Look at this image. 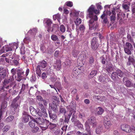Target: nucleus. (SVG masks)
Listing matches in <instances>:
<instances>
[{
	"label": "nucleus",
	"mask_w": 135,
	"mask_h": 135,
	"mask_svg": "<svg viewBox=\"0 0 135 135\" xmlns=\"http://www.w3.org/2000/svg\"><path fill=\"white\" fill-rule=\"evenodd\" d=\"M20 98V96H18L14 98L11 102L9 106L10 113L14 114L16 113V110L20 106V103H18V100Z\"/></svg>",
	"instance_id": "f257e3e1"
},
{
	"label": "nucleus",
	"mask_w": 135,
	"mask_h": 135,
	"mask_svg": "<svg viewBox=\"0 0 135 135\" xmlns=\"http://www.w3.org/2000/svg\"><path fill=\"white\" fill-rule=\"evenodd\" d=\"M88 15V17L90 19H93L95 20H98V17L97 15H94L99 14L100 13V11L99 9H88L87 10Z\"/></svg>",
	"instance_id": "f03ea898"
},
{
	"label": "nucleus",
	"mask_w": 135,
	"mask_h": 135,
	"mask_svg": "<svg viewBox=\"0 0 135 135\" xmlns=\"http://www.w3.org/2000/svg\"><path fill=\"white\" fill-rule=\"evenodd\" d=\"M91 48L92 51H97L99 47L98 40L95 37H94L92 40L91 43Z\"/></svg>",
	"instance_id": "7ed1b4c3"
},
{
	"label": "nucleus",
	"mask_w": 135,
	"mask_h": 135,
	"mask_svg": "<svg viewBox=\"0 0 135 135\" xmlns=\"http://www.w3.org/2000/svg\"><path fill=\"white\" fill-rule=\"evenodd\" d=\"M133 50V47L132 45L129 42L126 43V46L124 47V51L128 55H131L132 52L131 50Z\"/></svg>",
	"instance_id": "20e7f679"
},
{
	"label": "nucleus",
	"mask_w": 135,
	"mask_h": 135,
	"mask_svg": "<svg viewBox=\"0 0 135 135\" xmlns=\"http://www.w3.org/2000/svg\"><path fill=\"white\" fill-rule=\"evenodd\" d=\"M97 20H95L93 19H90L89 22V29L90 30H95L98 27V25L95 23Z\"/></svg>",
	"instance_id": "39448f33"
},
{
	"label": "nucleus",
	"mask_w": 135,
	"mask_h": 135,
	"mask_svg": "<svg viewBox=\"0 0 135 135\" xmlns=\"http://www.w3.org/2000/svg\"><path fill=\"white\" fill-rule=\"evenodd\" d=\"M29 114L27 112L25 111H23L21 117L22 122L24 123H26L28 122L29 120Z\"/></svg>",
	"instance_id": "423d86ee"
},
{
	"label": "nucleus",
	"mask_w": 135,
	"mask_h": 135,
	"mask_svg": "<svg viewBox=\"0 0 135 135\" xmlns=\"http://www.w3.org/2000/svg\"><path fill=\"white\" fill-rule=\"evenodd\" d=\"M7 70L2 67L0 68V83L1 80L6 77L7 75Z\"/></svg>",
	"instance_id": "0eeeda50"
},
{
	"label": "nucleus",
	"mask_w": 135,
	"mask_h": 135,
	"mask_svg": "<svg viewBox=\"0 0 135 135\" xmlns=\"http://www.w3.org/2000/svg\"><path fill=\"white\" fill-rule=\"evenodd\" d=\"M18 81H20L22 79L24 76V71L22 69H17V70Z\"/></svg>",
	"instance_id": "6e6552de"
},
{
	"label": "nucleus",
	"mask_w": 135,
	"mask_h": 135,
	"mask_svg": "<svg viewBox=\"0 0 135 135\" xmlns=\"http://www.w3.org/2000/svg\"><path fill=\"white\" fill-rule=\"evenodd\" d=\"M123 81L124 84L127 87H132L133 85L132 82L129 80L126 77H124L123 78Z\"/></svg>",
	"instance_id": "1a4fd4ad"
},
{
	"label": "nucleus",
	"mask_w": 135,
	"mask_h": 135,
	"mask_svg": "<svg viewBox=\"0 0 135 135\" xmlns=\"http://www.w3.org/2000/svg\"><path fill=\"white\" fill-rule=\"evenodd\" d=\"M42 123V126H41V127L43 130H46L48 128L50 124V122L49 121L46 119H44V121Z\"/></svg>",
	"instance_id": "9d476101"
},
{
	"label": "nucleus",
	"mask_w": 135,
	"mask_h": 135,
	"mask_svg": "<svg viewBox=\"0 0 135 135\" xmlns=\"http://www.w3.org/2000/svg\"><path fill=\"white\" fill-rule=\"evenodd\" d=\"M61 60L60 59L56 60V62L54 64L53 66L54 69L57 70H59L61 68Z\"/></svg>",
	"instance_id": "9b49d317"
},
{
	"label": "nucleus",
	"mask_w": 135,
	"mask_h": 135,
	"mask_svg": "<svg viewBox=\"0 0 135 135\" xmlns=\"http://www.w3.org/2000/svg\"><path fill=\"white\" fill-rule=\"evenodd\" d=\"M121 128L122 130L127 133H129L131 132L130 127L127 124L121 125Z\"/></svg>",
	"instance_id": "f8f14e48"
},
{
	"label": "nucleus",
	"mask_w": 135,
	"mask_h": 135,
	"mask_svg": "<svg viewBox=\"0 0 135 135\" xmlns=\"http://www.w3.org/2000/svg\"><path fill=\"white\" fill-rule=\"evenodd\" d=\"M58 104L51 103H49V107L50 108L53 110L55 112H57L58 111V108L57 105Z\"/></svg>",
	"instance_id": "ddd939ff"
},
{
	"label": "nucleus",
	"mask_w": 135,
	"mask_h": 135,
	"mask_svg": "<svg viewBox=\"0 0 135 135\" xmlns=\"http://www.w3.org/2000/svg\"><path fill=\"white\" fill-rule=\"evenodd\" d=\"M59 108L58 115V116L61 114H63L64 115H65L66 113V110L65 107L61 105L60 106Z\"/></svg>",
	"instance_id": "4468645a"
},
{
	"label": "nucleus",
	"mask_w": 135,
	"mask_h": 135,
	"mask_svg": "<svg viewBox=\"0 0 135 135\" xmlns=\"http://www.w3.org/2000/svg\"><path fill=\"white\" fill-rule=\"evenodd\" d=\"M105 120L104 124L105 128L107 129L109 128L111 124L109 119H107L106 117L104 118Z\"/></svg>",
	"instance_id": "2eb2a0df"
},
{
	"label": "nucleus",
	"mask_w": 135,
	"mask_h": 135,
	"mask_svg": "<svg viewBox=\"0 0 135 135\" xmlns=\"http://www.w3.org/2000/svg\"><path fill=\"white\" fill-rule=\"evenodd\" d=\"M85 130L87 132L88 134L89 135H92V132L90 128L89 123L87 122L85 123Z\"/></svg>",
	"instance_id": "dca6fc26"
},
{
	"label": "nucleus",
	"mask_w": 135,
	"mask_h": 135,
	"mask_svg": "<svg viewBox=\"0 0 135 135\" xmlns=\"http://www.w3.org/2000/svg\"><path fill=\"white\" fill-rule=\"evenodd\" d=\"M47 62L44 60H43L42 61L39 62L37 66H39V67L42 68H45L47 66Z\"/></svg>",
	"instance_id": "f3484780"
},
{
	"label": "nucleus",
	"mask_w": 135,
	"mask_h": 135,
	"mask_svg": "<svg viewBox=\"0 0 135 135\" xmlns=\"http://www.w3.org/2000/svg\"><path fill=\"white\" fill-rule=\"evenodd\" d=\"M101 18L102 19L101 21L103 23L107 24L108 23L107 17L105 13H103L101 16Z\"/></svg>",
	"instance_id": "a211bd4d"
},
{
	"label": "nucleus",
	"mask_w": 135,
	"mask_h": 135,
	"mask_svg": "<svg viewBox=\"0 0 135 135\" xmlns=\"http://www.w3.org/2000/svg\"><path fill=\"white\" fill-rule=\"evenodd\" d=\"M102 132H104L103 131V127L101 125H99L96 128L95 132L96 134H99L101 133Z\"/></svg>",
	"instance_id": "6ab92c4d"
},
{
	"label": "nucleus",
	"mask_w": 135,
	"mask_h": 135,
	"mask_svg": "<svg viewBox=\"0 0 135 135\" xmlns=\"http://www.w3.org/2000/svg\"><path fill=\"white\" fill-rule=\"evenodd\" d=\"M72 114V112L71 111H70L68 115H66L65 114V115H64V116L65 119L64 120L65 123H68Z\"/></svg>",
	"instance_id": "aec40b11"
},
{
	"label": "nucleus",
	"mask_w": 135,
	"mask_h": 135,
	"mask_svg": "<svg viewBox=\"0 0 135 135\" xmlns=\"http://www.w3.org/2000/svg\"><path fill=\"white\" fill-rule=\"evenodd\" d=\"M111 78L112 79L115 81H117L118 79L119 78L115 72H113L112 73Z\"/></svg>",
	"instance_id": "412c9836"
},
{
	"label": "nucleus",
	"mask_w": 135,
	"mask_h": 135,
	"mask_svg": "<svg viewBox=\"0 0 135 135\" xmlns=\"http://www.w3.org/2000/svg\"><path fill=\"white\" fill-rule=\"evenodd\" d=\"M56 24H53L51 26V25L47 27V31L49 32H53L54 31L55 28H56Z\"/></svg>",
	"instance_id": "4be33fe9"
},
{
	"label": "nucleus",
	"mask_w": 135,
	"mask_h": 135,
	"mask_svg": "<svg viewBox=\"0 0 135 135\" xmlns=\"http://www.w3.org/2000/svg\"><path fill=\"white\" fill-rule=\"evenodd\" d=\"M19 60L20 59L18 58H14L12 60L13 65L15 66H19L20 64L19 62Z\"/></svg>",
	"instance_id": "5701e85b"
},
{
	"label": "nucleus",
	"mask_w": 135,
	"mask_h": 135,
	"mask_svg": "<svg viewBox=\"0 0 135 135\" xmlns=\"http://www.w3.org/2000/svg\"><path fill=\"white\" fill-rule=\"evenodd\" d=\"M105 97L104 96L100 97L99 96L94 95L93 98L95 100H98L100 101L103 102L105 100Z\"/></svg>",
	"instance_id": "b1692460"
},
{
	"label": "nucleus",
	"mask_w": 135,
	"mask_h": 135,
	"mask_svg": "<svg viewBox=\"0 0 135 135\" xmlns=\"http://www.w3.org/2000/svg\"><path fill=\"white\" fill-rule=\"evenodd\" d=\"M97 73V71L96 70H93L91 71L88 76L89 79H91L96 75Z\"/></svg>",
	"instance_id": "393cba45"
},
{
	"label": "nucleus",
	"mask_w": 135,
	"mask_h": 135,
	"mask_svg": "<svg viewBox=\"0 0 135 135\" xmlns=\"http://www.w3.org/2000/svg\"><path fill=\"white\" fill-rule=\"evenodd\" d=\"M128 61L127 62V65H130L131 64H133L135 61L134 59L131 56H129L128 59Z\"/></svg>",
	"instance_id": "a878e982"
},
{
	"label": "nucleus",
	"mask_w": 135,
	"mask_h": 135,
	"mask_svg": "<svg viewBox=\"0 0 135 135\" xmlns=\"http://www.w3.org/2000/svg\"><path fill=\"white\" fill-rule=\"evenodd\" d=\"M49 116L50 119H52L54 120H55L57 118L56 114L55 113H52L51 111L49 110Z\"/></svg>",
	"instance_id": "bb28decb"
},
{
	"label": "nucleus",
	"mask_w": 135,
	"mask_h": 135,
	"mask_svg": "<svg viewBox=\"0 0 135 135\" xmlns=\"http://www.w3.org/2000/svg\"><path fill=\"white\" fill-rule=\"evenodd\" d=\"M96 121L95 118L94 117H91L88 118L87 121L85 122H87L88 123L90 124L93 122H94Z\"/></svg>",
	"instance_id": "cd10ccee"
},
{
	"label": "nucleus",
	"mask_w": 135,
	"mask_h": 135,
	"mask_svg": "<svg viewBox=\"0 0 135 135\" xmlns=\"http://www.w3.org/2000/svg\"><path fill=\"white\" fill-rule=\"evenodd\" d=\"M76 104L75 103H73L72 102L70 104V106L71 110L70 111H71L72 113H75L76 112Z\"/></svg>",
	"instance_id": "c85d7f7f"
},
{
	"label": "nucleus",
	"mask_w": 135,
	"mask_h": 135,
	"mask_svg": "<svg viewBox=\"0 0 135 135\" xmlns=\"http://www.w3.org/2000/svg\"><path fill=\"white\" fill-rule=\"evenodd\" d=\"M114 68L113 65H110L106 67V70L108 73L110 74V73L111 71H114Z\"/></svg>",
	"instance_id": "c756f323"
},
{
	"label": "nucleus",
	"mask_w": 135,
	"mask_h": 135,
	"mask_svg": "<svg viewBox=\"0 0 135 135\" xmlns=\"http://www.w3.org/2000/svg\"><path fill=\"white\" fill-rule=\"evenodd\" d=\"M35 120L37 124L42 125V122L44 121V119L43 118H36Z\"/></svg>",
	"instance_id": "7c9ffc66"
},
{
	"label": "nucleus",
	"mask_w": 135,
	"mask_h": 135,
	"mask_svg": "<svg viewBox=\"0 0 135 135\" xmlns=\"http://www.w3.org/2000/svg\"><path fill=\"white\" fill-rule=\"evenodd\" d=\"M80 56H81V57H83L81 58L83 60L86 59L88 56V54L87 51H82Z\"/></svg>",
	"instance_id": "2f4dec72"
},
{
	"label": "nucleus",
	"mask_w": 135,
	"mask_h": 135,
	"mask_svg": "<svg viewBox=\"0 0 135 135\" xmlns=\"http://www.w3.org/2000/svg\"><path fill=\"white\" fill-rule=\"evenodd\" d=\"M74 125L77 126L79 128L82 129L83 127V126L81 123L78 120H77L74 123Z\"/></svg>",
	"instance_id": "473e14b6"
},
{
	"label": "nucleus",
	"mask_w": 135,
	"mask_h": 135,
	"mask_svg": "<svg viewBox=\"0 0 135 135\" xmlns=\"http://www.w3.org/2000/svg\"><path fill=\"white\" fill-rule=\"evenodd\" d=\"M115 72L117 73L118 76H119L120 78H122L123 77L124 73L119 69H117Z\"/></svg>",
	"instance_id": "72a5a7b5"
},
{
	"label": "nucleus",
	"mask_w": 135,
	"mask_h": 135,
	"mask_svg": "<svg viewBox=\"0 0 135 135\" xmlns=\"http://www.w3.org/2000/svg\"><path fill=\"white\" fill-rule=\"evenodd\" d=\"M80 73L78 71V69L75 68L73 70L72 74L74 77H76Z\"/></svg>",
	"instance_id": "f704fd0d"
},
{
	"label": "nucleus",
	"mask_w": 135,
	"mask_h": 135,
	"mask_svg": "<svg viewBox=\"0 0 135 135\" xmlns=\"http://www.w3.org/2000/svg\"><path fill=\"white\" fill-rule=\"evenodd\" d=\"M53 102L52 103L59 104L60 102L59 98H57L56 96H54L52 98Z\"/></svg>",
	"instance_id": "c9c22d12"
},
{
	"label": "nucleus",
	"mask_w": 135,
	"mask_h": 135,
	"mask_svg": "<svg viewBox=\"0 0 135 135\" xmlns=\"http://www.w3.org/2000/svg\"><path fill=\"white\" fill-rule=\"evenodd\" d=\"M94 62V58L93 56H91L89 58V64L91 67H93Z\"/></svg>",
	"instance_id": "e433bc0d"
},
{
	"label": "nucleus",
	"mask_w": 135,
	"mask_h": 135,
	"mask_svg": "<svg viewBox=\"0 0 135 135\" xmlns=\"http://www.w3.org/2000/svg\"><path fill=\"white\" fill-rule=\"evenodd\" d=\"M36 74L37 75V76L40 77L41 76V71L40 68L39 67V66H37L36 68Z\"/></svg>",
	"instance_id": "4c0bfd02"
},
{
	"label": "nucleus",
	"mask_w": 135,
	"mask_h": 135,
	"mask_svg": "<svg viewBox=\"0 0 135 135\" xmlns=\"http://www.w3.org/2000/svg\"><path fill=\"white\" fill-rule=\"evenodd\" d=\"M36 80V78L35 74H33L30 78V81L32 83H33Z\"/></svg>",
	"instance_id": "58836bf2"
},
{
	"label": "nucleus",
	"mask_w": 135,
	"mask_h": 135,
	"mask_svg": "<svg viewBox=\"0 0 135 135\" xmlns=\"http://www.w3.org/2000/svg\"><path fill=\"white\" fill-rule=\"evenodd\" d=\"M115 9H113V10L112 11V15L110 16V20L111 21H115V15L116 13L115 12Z\"/></svg>",
	"instance_id": "ea45409f"
},
{
	"label": "nucleus",
	"mask_w": 135,
	"mask_h": 135,
	"mask_svg": "<svg viewBox=\"0 0 135 135\" xmlns=\"http://www.w3.org/2000/svg\"><path fill=\"white\" fill-rule=\"evenodd\" d=\"M97 114L98 115H102L104 111V109L100 107H98L97 108Z\"/></svg>",
	"instance_id": "a19ab883"
},
{
	"label": "nucleus",
	"mask_w": 135,
	"mask_h": 135,
	"mask_svg": "<svg viewBox=\"0 0 135 135\" xmlns=\"http://www.w3.org/2000/svg\"><path fill=\"white\" fill-rule=\"evenodd\" d=\"M30 110L31 114L33 116H35L36 109L32 106L30 107Z\"/></svg>",
	"instance_id": "79ce46f5"
},
{
	"label": "nucleus",
	"mask_w": 135,
	"mask_h": 135,
	"mask_svg": "<svg viewBox=\"0 0 135 135\" xmlns=\"http://www.w3.org/2000/svg\"><path fill=\"white\" fill-rule=\"evenodd\" d=\"M35 119L31 120L29 122L30 126L31 128H33L35 125Z\"/></svg>",
	"instance_id": "37998d69"
},
{
	"label": "nucleus",
	"mask_w": 135,
	"mask_h": 135,
	"mask_svg": "<svg viewBox=\"0 0 135 135\" xmlns=\"http://www.w3.org/2000/svg\"><path fill=\"white\" fill-rule=\"evenodd\" d=\"M41 109V112L42 113V115H43V116L45 117H47V116L48 114L46 112V109L45 108Z\"/></svg>",
	"instance_id": "c03bdc74"
},
{
	"label": "nucleus",
	"mask_w": 135,
	"mask_h": 135,
	"mask_svg": "<svg viewBox=\"0 0 135 135\" xmlns=\"http://www.w3.org/2000/svg\"><path fill=\"white\" fill-rule=\"evenodd\" d=\"M130 3L129 2H128L127 3H124L122 4L123 8H129L130 6Z\"/></svg>",
	"instance_id": "a18cd8bd"
},
{
	"label": "nucleus",
	"mask_w": 135,
	"mask_h": 135,
	"mask_svg": "<svg viewBox=\"0 0 135 135\" xmlns=\"http://www.w3.org/2000/svg\"><path fill=\"white\" fill-rule=\"evenodd\" d=\"M45 23L46 24V27L51 25L52 23V22L50 19H48L45 21Z\"/></svg>",
	"instance_id": "49530a36"
},
{
	"label": "nucleus",
	"mask_w": 135,
	"mask_h": 135,
	"mask_svg": "<svg viewBox=\"0 0 135 135\" xmlns=\"http://www.w3.org/2000/svg\"><path fill=\"white\" fill-rule=\"evenodd\" d=\"M14 116L12 115H10L7 117L5 120V122L7 123L11 122L13 119Z\"/></svg>",
	"instance_id": "de8ad7c7"
},
{
	"label": "nucleus",
	"mask_w": 135,
	"mask_h": 135,
	"mask_svg": "<svg viewBox=\"0 0 135 135\" xmlns=\"http://www.w3.org/2000/svg\"><path fill=\"white\" fill-rule=\"evenodd\" d=\"M54 56L55 58H58L61 56L60 51H56L54 54Z\"/></svg>",
	"instance_id": "09e8293b"
},
{
	"label": "nucleus",
	"mask_w": 135,
	"mask_h": 135,
	"mask_svg": "<svg viewBox=\"0 0 135 135\" xmlns=\"http://www.w3.org/2000/svg\"><path fill=\"white\" fill-rule=\"evenodd\" d=\"M105 80V78L104 76L102 75L100 76L98 79L99 81L102 83H104Z\"/></svg>",
	"instance_id": "8fccbe9b"
},
{
	"label": "nucleus",
	"mask_w": 135,
	"mask_h": 135,
	"mask_svg": "<svg viewBox=\"0 0 135 135\" xmlns=\"http://www.w3.org/2000/svg\"><path fill=\"white\" fill-rule=\"evenodd\" d=\"M37 115H38L40 116H42V113L41 112L40 109L38 108H37L36 109L35 116Z\"/></svg>",
	"instance_id": "3c124183"
},
{
	"label": "nucleus",
	"mask_w": 135,
	"mask_h": 135,
	"mask_svg": "<svg viewBox=\"0 0 135 135\" xmlns=\"http://www.w3.org/2000/svg\"><path fill=\"white\" fill-rule=\"evenodd\" d=\"M53 18L54 21L56 20V19H61V18L60 15L59 13L53 15Z\"/></svg>",
	"instance_id": "603ef678"
},
{
	"label": "nucleus",
	"mask_w": 135,
	"mask_h": 135,
	"mask_svg": "<svg viewBox=\"0 0 135 135\" xmlns=\"http://www.w3.org/2000/svg\"><path fill=\"white\" fill-rule=\"evenodd\" d=\"M51 38L52 40L54 41H59V40L56 35H52Z\"/></svg>",
	"instance_id": "864d4df0"
},
{
	"label": "nucleus",
	"mask_w": 135,
	"mask_h": 135,
	"mask_svg": "<svg viewBox=\"0 0 135 135\" xmlns=\"http://www.w3.org/2000/svg\"><path fill=\"white\" fill-rule=\"evenodd\" d=\"M100 59L102 60V64H105L106 63V56L103 55L101 57Z\"/></svg>",
	"instance_id": "5fc2aeb1"
},
{
	"label": "nucleus",
	"mask_w": 135,
	"mask_h": 135,
	"mask_svg": "<svg viewBox=\"0 0 135 135\" xmlns=\"http://www.w3.org/2000/svg\"><path fill=\"white\" fill-rule=\"evenodd\" d=\"M16 69L14 68H13L11 70V73L12 75V78H13V80H14L13 76L16 74Z\"/></svg>",
	"instance_id": "6e6d98bb"
},
{
	"label": "nucleus",
	"mask_w": 135,
	"mask_h": 135,
	"mask_svg": "<svg viewBox=\"0 0 135 135\" xmlns=\"http://www.w3.org/2000/svg\"><path fill=\"white\" fill-rule=\"evenodd\" d=\"M76 26H78L81 22V20L80 18H78L74 21Z\"/></svg>",
	"instance_id": "4d7b16f0"
},
{
	"label": "nucleus",
	"mask_w": 135,
	"mask_h": 135,
	"mask_svg": "<svg viewBox=\"0 0 135 135\" xmlns=\"http://www.w3.org/2000/svg\"><path fill=\"white\" fill-rule=\"evenodd\" d=\"M10 127L8 126H5L2 129V131L4 133H6L7 131L10 128Z\"/></svg>",
	"instance_id": "13d9d810"
},
{
	"label": "nucleus",
	"mask_w": 135,
	"mask_h": 135,
	"mask_svg": "<svg viewBox=\"0 0 135 135\" xmlns=\"http://www.w3.org/2000/svg\"><path fill=\"white\" fill-rule=\"evenodd\" d=\"M65 5L68 7H71L73 6V3L72 2L68 1L66 2Z\"/></svg>",
	"instance_id": "bf43d9fd"
},
{
	"label": "nucleus",
	"mask_w": 135,
	"mask_h": 135,
	"mask_svg": "<svg viewBox=\"0 0 135 135\" xmlns=\"http://www.w3.org/2000/svg\"><path fill=\"white\" fill-rule=\"evenodd\" d=\"M79 53L78 51L75 50H73L72 52L73 55L74 57H76Z\"/></svg>",
	"instance_id": "052dcab7"
},
{
	"label": "nucleus",
	"mask_w": 135,
	"mask_h": 135,
	"mask_svg": "<svg viewBox=\"0 0 135 135\" xmlns=\"http://www.w3.org/2000/svg\"><path fill=\"white\" fill-rule=\"evenodd\" d=\"M50 124L48 128L50 129H53L56 127L57 126L56 124H55L52 123L50 122Z\"/></svg>",
	"instance_id": "680f3d73"
},
{
	"label": "nucleus",
	"mask_w": 135,
	"mask_h": 135,
	"mask_svg": "<svg viewBox=\"0 0 135 135\" xmlns=\"http://www.w3.org/2000/svg\"><path fill=\"white\" fill-rule=\"evenodd\" d=\"M37 30L36 28H34L32 30H30L28 32V33L31 34L32 33H33L34 34L37 32Z\"/></svg>",
	"instance_id": "e2e57ef3"
},
{
	"label": "nucleus",
	"mask_w": 135,
	"mask_h": 135,
	"mask_svg": "<svg viewBox=\"0 0 135 135\" xmlns=\"http://www.w3.org/2000/svg\"><path fill=\"white\" fill-rule=\"evenodd\" d=\"M60 30L61 32H64L65 31V28L64 25H62L60 27Z\"/></svg>",
	"instance_id": "0e129e2a"
},
{
	"label": "nucleus",
	"mask_w": 135,
	"mask_h": 135,
	"mask_svg": "<svg viewBox=\"0 0 135 135\" xmlns=\"http://www.w3.org/2000/svg\"><path fill=\"white\" fill-rule=\"evenodd\" d=\"M40 50L44 52V51L46 50L45 45L44 44H42L40 45Z\"/></svg>",
	"instance_id": "69168bd1"
},
{
	"label": "nucleus",
	"mask_w": 135,
	"mask_h": 135,
	"mask_svg": "<svg viewBox=\"0 0 135 135\" xmlns=\"http://www.w3.org/2000/svg\"><path fill=\"white\" fill-rule=\"evenodd\" d=\"M75 113H73L72 117L71 119V121L72 122L75 123L76 121V117L75 116V115H74Z\"/></svg>",
	"instance_id": "338daca9"
},
{
	"label": "nucleus",
	"mask_w": 135,
	"mask_h": 135,
	"mask_svg": "<svg viewBox=\"0 0 135 135\" xmlns=\"http://www.w3.org/2000/svg\"><path fill=\"white\" fill-rule=\"evenodd\" d=\"M46 70L47 73L49 74H52L53 73V70L51 69L50 68H47Z\"/></svg>",
	"instance_id": "774afa93"
}]
</instances>
